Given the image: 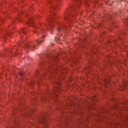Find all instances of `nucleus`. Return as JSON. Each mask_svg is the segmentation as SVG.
Returning <instances> with one entry per match:
<instances>
[{
  "label": "nucleus",
  "mask_w": 128,
  "mask_h": 128,
  "mask_svg": "<svg viewBox=\"0 0 128 128\" xmlns=\"http://www.w3.org/2000/svg\"><path fill=\"white\" fill-rule=\"evenodd\" d=\"M47 57L49 58V60H50V62H48V72L50 74H52V72H54V68H52L54 66V64H52V60H56V58H58V56H52L51 55H47Z\"/></svg>",
  "instance_id": "nucleus-1"
},
{
  "label": "nucleus",
  "mask_w": 128,
  "mask_h": 128,
  "mask_svg": "<svg viewBox=\"0 0 128 128\" xmlns=\"http://www.w3.org/2000/svg\"><path fill=\"white\" fill-rule=\"evenodd\" d=\"M38 122L42 124L46 128L48 126V120L46 119V114H44L40 118H38Z\"/></svg>",
  "instance_id": "nucleus-2"
},
{
  "label": "nucleus",
  "mask_w": 128,
  "mask_h": 128,
  "mask_svg": "<svg viewBox=\"0 0 128 128\" xmlns=\"http://www.w3.org/2000/svg\"><path fill=\"white\" fill-rule=\"evenodd\" d=\"M54 16H56V14H53L52 15L50 18H48V19H46V20L48 22V24L45 25L46 26V30H50V32H52V30L53 26L52 24V22H54Z\"/></svg>",
  "instance_id": "nucleus-3"
},
{
  "label": "nucleus",
  "mask_w": 128,
  "mask_h": 128,
  "mask_svg": "<svg viewBox=\"0 0 128 128\" xmlns=\"http://www.w3.org/2000/svg\"><path fill=\"white\" fill-rule=\"evenodd\" d=\"M34 48H36V46L32 44H27L25 47L26 50H34Z\"/></svg>",
  "instance_id": "nucleus-4"
},
{
  "label": "nucleus",
  "mask_w": 128,
  "mask_h": 128,
  "mask_svg": "<svg viewBox=\"0 0 128 128\" xmlns=\"http://www.w3.org/2000/svg\"><path fill=\"white\" fill-rule=\"evenodd\" d=\"M60 92V88L59 87H57L56 88L55 90H54V94H50V96H51V98H52V96L56 98V96H58V92Z\"/></svg>",
  "instance_id": "nucleus-5"
},
{
  "label": "nucleus",
  "mask_w": 128,
  "mask_h": 128,
  "mask_svg": "<svg viewBox=\"0 0 128 128\" xmlns=\"http://www.w3.org/2000/svg\"><path fill=\"white\" fill-rule=\"evenodd\" d=\"M70 16H72V13H68V12H67L66 13V16L64 17V20H70Z\"/></svg>",
  "instance_id": "nucleus-6"
},
{
  "label": "nucleus",
  "mask_w": 128,
  "mask_h": 128,
  "mask_svg": "<svg viewBox=\"0 0 128 128\" xmlns=\"http://www.w3.org/2000/svg\"><path fill=\"white\" fill-rule=\"evenodd\" d=\"M75 6H70V8L72 9V12L76 14V8H76V6H78V4L75 3Z\"/></svg>",
  "instance_id": "nucleus-7"
},
{
  "label": "nucleus",
  "mask_w": 128,
  "mask_h": 128,
  "mask_svg": "<svg viewBox=\"0 0 128 128\" xmlns=\"http://www.w3.org/2000/svg\"><path fill=\"white\" fill-rule=\"evenodd\" d=\"M45 36H42V38L37 40H36V42L38 44H42V42L44 41V40H42V38H44Z\"/></svg>",
  "instance_id": "nucleus-8"
},
{
  "label": "nucleus",
  "mask_w": 128,
  "mask_h": 128,
  "mask_svg": "<svg viewBox=\"0 0 128 128\" xmlns=\"http://www.w3.org/2000/svg\"><path fill=\"white\" fill-rule=\"evenodd\" d=\"M64 28V26H62L61 28H58V32H62Z\"/></svg>",
  "instance_id": "nucleus-9"
},
{
  "label": "nucleus",
  "mask_w": 128,
  "mask_h": 128,
  "mask_svg": "<svg viewBox=\"0 0 128 128\" xmlns=\"http://www.w3.org/2000/svg\"><path fill=\"white\" fill-rule=\"evenodd\" d=\"M19 74L20 76H24V73L23 72H20Z\"/></svg>",
  "instance_id": "nucleus-10"
},
{
  "label": "nucleus",
  "mask_w": 128,
  "mask_h": 128,
  "mask_svg": "<svg viewBox=\"0 0 128 128\" xmlns=\"http://www.w3.org/2000/svg\"><path fill=\"white\" fill-rule=\"evenodd\" d=\"M22 32L23 34H26V31L24 30V28H23L22 29Z\"/></svg>",
  "instance_id": "nucleus-11"
},
{
  "label": "nucleus",
  "mask_w": 128,
  "mask_h": 128,
  "mask_svg": "<svg viewBox=\"0 0 128 128\" xmlns=\"http://www.w3.org/2000/svg\"><path fill=\"white\" fill-rule=\"evenodd\" d=\"M28 24H34V22L32 20H30V21L28 22Z\"/></svg>",
  "instance_id": "nucleus-12"
},
{
  "label": "nucleus",
  "mask_w": 128,
  "mask_h": 128,
  "mask_svg": "<svg viewBox=\"0 0 128 128\" xmlns=\"http://www.w3.org/2000/svg\"><path fill=\"white\" fill-rule=\"evenodd\" d=\"M126 47H127V46L126 45H124L123 46L125 50H126Z\"/></svg>",
  "instance_id": "nucleus-13"
},
{
  "label": "nucleus",
  "mask_w": 128,
  "mask_h": 128,
  "mask_svg": "<svg viewBox=\"0 0 128 128\" xmlns=\"http://www.w3.org/2000/svg\"><path fill=\"white\" fill-rule=\"evenodd\" d=\"M108 18H112V16L110 15V14H108Z\"/></svg>",
  "instance_id": "nucleus-14"
},
{
  "label": "nucleus",
  "mask_w": 128,
  "mask_h": 128,
  "mask_svg": "<svg viewBox=\"0 0 128 128\" xmlns=\"http://www.w3.org/2000/svg\"><path fill=\"white\" fill-rule=\"evenodd\" d=\"M16 120H16V119H15V120H14V122H16Z\"/></svg>",
  "instance_id": "nucleus-15"
},
{
  "label": "nucleus",
  "mask_w": 128,
  "mask_h": 128,
  "mask_svg": "<svg viewBox=\"0 0 128 128\" xmlns=\"http://www.w3.org/2000/svg\"><path fill=\"white\" fill-rule=\"evenodd\" d=\"M64 70L65 72H66V70H68V69L66 68H64Z\"/></svg>",
  "instance_id": "nucleus-16"
},
{
  "label": "nucleus",
  "mask_w": 128,
  "mask_h": 128,
  "mask_svg": "<svg viewBox=\"0 0 128 128\" xmlns=\"http://www.w3.org/2000/svg\"><path fill=\"white\" fill-rule=\"evenodd\" d=\"M68 122H70V120H68L67 122H66V124H68Z\"/></svg>",
  "instance_id": "nucleus-17"
},
{
  "label": "nucleus",
  "mask_w": 128,
  "mask_h": 128,
  "mask_svg": "<svg viewBox=\"0 0 128 128\" xmlns=\"http://www.w3.org/2000/svg\"><path fill=\"white\" fill-rule=\"evenodd\" d=\"M14 112H13V114H12V116H14Z\"/></svg>",
  "instance_id": "nucleus-18"
},
{
  "label": "nucleus",
  "mask_w": 128,
  "mask_h": 128,
  "mask_svg": "<svg viewBox=\"0 0 128 128\" xmlns=\"http://www.w3.org/2000/svg\"><path fill=\"white\" fill-rule=\"evenodd\" d=\"M42 32H45L44 30H42Z\"/></svg>",
  "instance_id": "nucleus-19"
},
{
  "label": "nucleus",
  "mask_w": 128,
  "mask_h": 128,
  "mask_svg": "<svg viewBox=\"0 0 128 128\" xmlns=\"http://www.w3.org/2000/svg\"><path fill=\"white\" fill-rule=\"evenodd\" d=\"M61 72H64V70H62Z\"/></svg>",
  "instance_id": "nucleus-20"
},
{
  "label": "nucleus",
  "mask_w": 128,
  "mask_h": 128,
  "mask_svg": "<svg viewBox=\"0 0 128 128\" xmlns=\"http://www.w3.org/2000/svg\"><path fill=\"white\" fill-rule=\"evenodd\" d=\"M49 4H50V1H48Z\"/></svg>",
  "instance_id": "nucleus-21"
},
{
  "label": "nucleus",
  "mask_w": 128,
  "mask_h": 128,
  "mask_svg": "<svg viewBox=\"0 0 128 128\" xmlns=\"http://www.w3.org/2000/svg\"><path fill=\"white\" fill-rule=\"evenodd\" d=\"M60 84L58 83V86H60Z\"/></svg>",
  "instance_id": "nucleus-22"
},
{
  "label": "nucleus",
  "mask_w": 128,
  "mask_h": 128,
  "mask_svg": "<svg viewBox=\"0 0 128 128\" xmlns=\"http://www.w3.org/2000/svg\"><path fill=\"white\" fill-rule=\"evenodd\" d=\"M53 8H56V7H52Z\"/></svg>",
  "instance_id": "nucleus-23"
},
{
  "label": "nucleus",
  "mask_w": 128,
  "mask_h": 128,
  "mask_svg": "<svg viewBox=\"0 0 128 128\" xmlns=\"http://www.w3.org/2000/svg\"><path fill=\"white\" fill-rule=\"evenodd\" d=\"M17 20H20V18H17Z\"/></svg>",
  "instance_id": "nucleus-24"
},
{
  "label": "nucleus",
  "mask_w": 128,
  "mask_h": 128,
  "mask_svg": "<svg viewBox=\"0 0 128 128\" xmlns=\"http://www.w3.org/2000/svg\"><path fill=\"white\" fill-rule=\"evenodd\" d=\"M34 32H36V31L34 30Z\"/></svg>",
  "instance_id": "nucleus-25"
},
{
  "label": "nucleus",
  "mask_w": 128,
  "mask_h": 128,
  "mask_svg": "<svg viewBox=\"0 0 128 128\" xmlns=\"http://www.w3.org/2000/svg\"><path fill=\"white\" fill-rule=\"evenodd\" d=\"M116 40H115V41H114V42H116Z\"/></svg>",
  "instance_id": "nucleus-26"
},
{
  "label": "nucleus",
  "mask_w": 128,
  "mask_h": 128,
  "mask_svg": "<svg viewBox=\"0 0 128 128\" xmlns=\"http://www.w3.org/2000/svg\"><path fill=\"white\" fill-rule=\"evenodd\" d=\"M28 116H30V114L28 115Z\"/></svg>",
  "instance_id": "nucleus-27"
},
{
  "label": "nucleus",
  "mask_w": 128,
  "mask_h": 128,
  "mask_svg": "<svg viewBox=\"0 0 128 128\" xmlns=\"http://www.w3.org/2000/svg\"><path fill=\"white\" fill-rule=\"evenodd\" d=\"M56 39H57V40H58V38H56Z\"/></svg>",
  "instance_id": "nucleus-28"
}]
</instances>
